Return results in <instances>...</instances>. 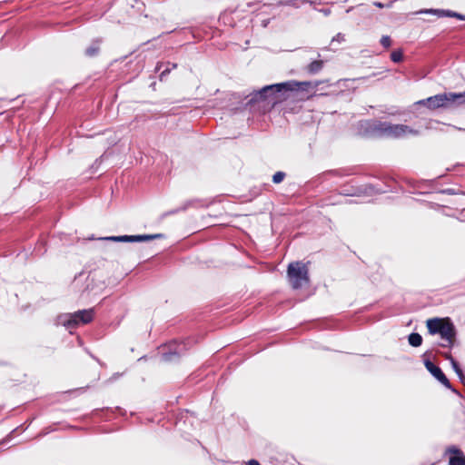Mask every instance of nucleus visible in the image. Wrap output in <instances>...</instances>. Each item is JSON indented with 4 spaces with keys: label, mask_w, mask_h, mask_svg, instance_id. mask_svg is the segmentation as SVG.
Segmentation results:
<instances>
[{
    "label": "nucleus",
    "mask_w": 465,
    "mask_h": 465,
    "mask_svg": "<svg viewBox=\"0 0 465 465\" xmlns=\"http://www.w3.org/2000/svg\"><path fill=\"white\" fill-rule=\"evenodd\" d=\"M98 45L96 44H93L85 50V54L88 56H94L98 53Z\"/></svg>",
    "instance_id": "16"
},
{
    "label": "nucleus",
    "mask_w": 465,
    "mask_h": 465,
    "mask_svg": "<svg viewBox=\"0 0 465 465\" xmlns=\"http://www.w3.org/2000/svg\"><path fill=\"white\" fill-rule=\"evenodd\" d=\"M369 124V128L373 134L390 138H402L410 135H417L419 134L417 130L406 124H392L387 122H374Z\"/></svg>",
    "instance_id": "2"
},
{
    "label": "nucleus",
    "mask_w": 465,
    "mask_h": 465,
    "mask_svg": "<svg viewBox=\"0 0 465 465\" xmlns=\"http://www.w3.org/2000/svg\"><path fill=\"white\" fill-rule=\"evenodd\" d=\"M166 72H167V70H164V71L162 72V74H161V80L163 79V76L165 74Z\"/></svg>",
    "instance_id": "22"
},
{
    "label": "nucleus",
    "mask_w": 465,
    "mask_h": 465,
    "mask_svg": "<svg viewBox=\"0 0 465 465\" xmlns=\"http://www.w3.org/2000/svg\"><path fill=\"white\" fill-rule=\"evenodd\" d=\"M446 358L448 360H450V364L454 370V371L457 373V375L459 376V378L460 380H463V373H462V371L461 369L460 368L458 362L450 356V355H446Z\"/></svg>",
    "instance_id": "14"
},
{
    "label": "nucleus",
    "mask_w": 465,
    "mask_h": 465,
    "mask_svg": "<svg viewBox=\"0 0 465 465\" xmlns=\"http://www.w3.org/2000/svg\"><path fill=\"white\" fill-rule=\"evenodd\" d=\"M322 67V61H313L308 66V70L312 74H315L319 72Z\"/></svg>",
    "instance_id": "15"
},
{
    "label": "nucleus",
    "mask_w": 465,
    "mask_h": 465,
    "mask_svg": "<svg viewBox=\"0 0 465 465\" xmlns=\"http://www.w3.org/2000/svg\"><path fill=\"white\" fill-rule=\"evenodd\" d=\"M284 177H285V173H284L277 172L276 173L273 174L272 181L275 183H281L284 179Z\"/></svg>",
    "instance_id": "18"
},
{
    "label": "nucleus",
    "mask_w": 465,
    "mask_h": 465,
    "mask_svg": "<svg viewBox=\"0 0 465 465\" xmlns=\"http://www.w3.org/2000/svg\"><path fill=\"white\" fill-rule=\"evenodd\" d=\"M391 58L393 62L399 63L402 60V53L400 50L393 51L391 54Z\"/></svg>",
    "instance_id": "17"
},
{
    "label": "nucleus",
    "mask_w": 465,
    "mask_h": 465,
    "mask_svg": "<svg viewBox=\"0 0 465 465\" xmlns=\"http://www.w3.org/2000/svg\"><path fill=\"white\" fill-rule=\"evenodd\" d=\"M375 5H376L377 6H379V7H383V5H382V4H381V3H375Z\"/></svg>",
    "instance_id": "23"
},
{
    "label": "nucleus",
    "mask_w": 465,
    "mask_h": 465,
    "mask_svg": "<svg viewBox=\"0 0 465 465\" xmlns=\"http://www.w3.org/2000/svg\"><path fill=\"white\" fill-rule=\"evenodd\" d=\"M409 343L413 347H418L422 342V338L419 333L413 332L409 336Z\"/></svg>",
    "instance_id": "13"
},
{
    "label": "nucleus",
    "mask_w": 465,
    "mask_h": 465,
    "mask_svg": "<svg viewBox=\"0 0 465 465\" xmlns=\"http://www.w3.org/2000/svg\"><path fill=\"white\" fill-rule=\"evenodd\" d=\"M183 351V346L178 345L174 350H170L169 351L163 352V359L165 361H174L180 354Z\"/></svg>",
    "instance_id": "11"
},
{
    "label": "nucleus",
    "mask_w": 465,
    "mask_h": 465,
    "mask_svg": "<svg viewBox=\"0 0 465 465\" xmlns=\"http://www.w3.org/2000/svg\"><path fill=\"white\" fill-rule=\"evenodd\" d=\"M94 318L93 310H83L74 313H64L57 317V324L64 325L66 328H75L80 324H86Z\"/></svg>",
    "instance_id": "4"
},
{
    "label": "nucleus",
    "mask_w": 465,
    "mask_h": 465,
    "mask_svg": "<svg viewBox=\"0 0 465 465\" xmlns=\"http://www.w3.org/2000/svg\"><path fill=\"white\" fill-rule=\"evenodd\" d=\"M420 13H422V14H435V15H437L439 16H457V17L462 19V16L458 15V14L451 13L450 11L440 10V9H425V10L420 11Z\"/></svg>",
    "instance_id": "12"
},
{
    "label": "nucleus",
    "mask_w": 465,
    "mask_h": 465,
    "mask_svg": "<svg viewBox=\"0 0 465 465\" xmlns=\"http://www.w3.org/2000/svg\"><path fill=\"white\" fill-rule=\"evenodd\" d=\"M290 284L293 289H299L309 282L307 265L301 262H292L287 271Z\"/></svg>",
    "instance_id": "5"
},
{
    "label": "nucleus",
    "mask_w": 465,
    "mask_h": 465,
    "mask_svg": "<svg viewBox=\"0 0 465 465\" xmlns=\"http://www.w3.org/2000/svg\"><path fill=\"white\" fill-rule=\"evenodd\" d=\"M244 465H261L260 462L256 460H250L247 462H245Z\"/></svg>",
    "instance_id": "21"
},
{
    "label": "nucleus",
    "mask_w": 465,
    "mask_h": 465,
    "mask_svg": "<svg viewBox=\"0 0 465 465\" xmlns=\"http://www.w3.org/2000/svg\"><path fill=\"white\" fill-rule=\"evenodd\" d=\"M445 454L450 455L449 465H465V456L457 447L450 446L447 448Z\"/></svg>",
    "instance_id": "7"
},
{
    "label": "nucleus",
    "mask_w": 465,
    "mask_h": 465,
    "mask_svg": "<svg viewBox=\"0 0 465 465\" xmlns=\"http://www.w3.org/2000/svg\"><path fill=\"white\" fill-rule=\"evenodd\" d=\"M446 97L442 94L430 96L427 99L420 100L417 104L426 105L429 109L434 110L440 107H446L444 104Z\"/></svg>",
    "instance_id": "8"
},
{
    "label": "nucleus",
    "mask_w": 465,
    "mask_h": 465,
    "mask_svg": "<svg viewBox=\"0 0 465 465\" xmlns=\"http://www.w3.org/2000/svg\"><path fill=\"white\" fill-rule=\"evenodd\" d=\"M381 44L382 45V46H384L385 48H388L391 46V38L388 36V35H383L381 39Z\"/></svg>",
    "instance_id": "19"
},
{
    "label": "nucleus",
    "mask_w": 465,
    "mask_h": 465,
    "mask_svg": "<svg viewBox=\"0 0 465 465\" xmlns=\"http://www.w3.org/2000/svg\"><path fill=\"white\" fill-rule=\"evenodd\" d=\"M443 96L446 97L444 104L446 107L458 106L465 102V92L464 93H444Z\"/></svg>",
    "instance_id": "10"
},
{
    "label": "nucleus",
    "mask_w": 465,
    "mask_h": 465,
    "mask_svg": "<svg viewBox=\"0 0 465 465\" xmlns=\"http://www.w3.org/2000/svg\"><path fill=\"white\" fill-rule=\"evenodd\" d=\"M427 328L430 334H439L445 341L442 346H451L455 338V328L453 323L448 319H430L427 321Z\"/></svg>",
    "instance_id": "3"
},
{
    "label": "nucleus",
    "mask_w": 465,
    "mask_h": 465,
    "mask_svg": "<svg viewBox=\"0 0 465 465\" xmlns=\"http://www.w3.org/2000/svg\"><path fill=\"white\" fill-rule=\"evenodd\" d=\"M425 367L441 384L447 388H450L449 380L439 367L435 366L430 361H425Z\"/></svg>",
    "instance_id": "9"
},
{
    "label": "nucleus",
    "mask_w": 465,
    "mask_h": 465,
    "mask_svg": "<svg viewBox=\"0 0 465 465\" xmlns=\"http://www.w3.org/2000/svg\"><path fill=\"white\" fill-rule=\"evenodd\" d=\"M345 40V37H344V35L339 33L337 34L332 39H331V43H334V42H338V43H341Z\"/></svg>",
    "instance_id": "20"
},
{
    "label": "nucleus",
    "mask_w": 465,
    "mask_h": 465,
    "mask_svg": "<svg viewBox=\"0 0 465 465\" xmlns=\"http://www.w3.org/2000/svg\"><path fill=\"white\" fill-rule=\"evenodd\" d=\"M319 84V82H298V81H288L284 83L275 84L263 87L261 91L254 94V97L251 100L268 101V104H274L279 101V98L272 96L276 93L285 91H295V90H308L309 88H315Z\"/></svg>",
    "instance_id": "1"
},
{
    "label": "nucleus",
    "mask_w": 465,
    "mask_h": 465,
    "mask_svg": "<svg viewBox=\"0 0 465 465\" xmlns=\"http://www.w3.org/2000/svg\"><path fill=\"white\" fill-rule=\"evenodd\" d=\"M163 235L160 233L156 234H142V235H121V236H109L102 238V240L121 242H146L153 239L161 238Z\"/></svg>",
    "instance_id": "6"
}]
</instances>
